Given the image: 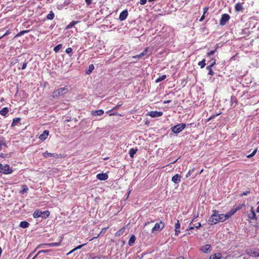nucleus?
I'll return each mask as SVG.
<instances>
[{
  "instance_id": "obj_1",
  "label": "nucleus",
  "mask_w": 259,
  "mask_h": 259,
  "mask_svg": "<svg viewBox=\"0 0 259 259\" xmlns=\"http://www.w3.org/2000/svg\"><path fill=\"white\" fill-rule=\"evenodd\" d=\"M227 220V214H219L216 210L214 211L213 213L211 215L208 221L210 225L215 224L218 222H224Z\"/></svg>"
},
{
  "instance_id": "obj_2",
  "label": "nucleus",
  "mask_w": 259,
  "mask_h": 259,
  "mask_svg": "<svg viewBox=\"0 0 259 259\" xmlns=\"http://www.w3.org/2000/svg\"><path fill=\"white\" fill-rule=\"evenodd\" d=\"M50 212L49 210H45L41 211L40 210H35L33 213V217L34 218H41L42 219H46L50 215Z\"/></svg>"
},
{
  "instance_id": "obj_3",
  "label": "nucleus",
  "mask_w": 259,
  "mask_h": 259,
  "mask_svg": "<svg viewBox=\"0 0 259 259\" xmlns=\"http://www.w3.org/2000/svg\"><path fill=\"white\" fill-rule=\"evenodd\" d=\"M186 126L185 123H179L170 128V130L175 134H178L181 132Z\"/></svg>"
},
{
  "instance_id": "obj_4",
  "label": "nucleus",
  "mask_w": 259,
  "mask_h": 259,
  "mask_svg": "<svg viewBox=\"0 0 259 259\" xmlns=\"http://www.w3.org/2000/svg\"><path fill=\"white\" fill-rule=\"evenodd\" d=\"M12 169L10 168L8 164L3 165L2 164L0 163V172L7 175L10 174L12 173Z\"/></svg>"
},
{
  "instance_id": "obj_5",
  "label": "nucleus",
  "mask_w": 259,
  "mask_h": 259,
  "mask_svg": "<svg viewBox=\"0 0 259 259\" xmlns=\"http://www.w3.org/2000/svg\"><path fill=\"white\" fill-rule=\"evenodd\" d=\"M252 220H254L255 221L257 220V217L252 206L251 207L250 212L248 213V219L247 221L248 223H251Z\"/></svg>"
},
{
  "instance_id": "obj_6",
  "label": "nucleus",
  "mask_w": 259,
  "mask_h": 259,
  "mask_svg": "<svg viewBox=\"0 0 259 259\" xmlns=\"http://www.w3.org/2000/svg\"><path fill=\"white\" fill-rule=\"evenodd\" d=\"M164 227V223L163 222L160 221L157 222L155 224L154 227L152 229V232L154 233L156 231L159 232L161 231Z\"/></svg>"
},
{
  "instance_id": "obj_7",
  "label": "nucleus",
  "mask_w": 259,
  "mask_h": 259,
  "mask_svg": "<svg viewBox=\"0 0 259 259\" xmlns=\"http://www.w3.org/2000/svg\"><path fill=\"white\" fill-rule=\"evenodd\" d=\"M68 92V89L64 87L55 91L53 93L54 96H59L66 94Z\"/></svg>"
},
{
  "instance_id": "obj_8",
  "label": "nucleus",
  "mask_w": 259,
  "mask_h": 259,
  "mask_svg": "<svg viewBox=\"0 0 259 259\" xmlns=\"http://www.w3.org/2000/svg\"><path fill=\"white\" fill-rule=\"evenodd\" d=\"M61 241H60L59 242L40 244L37 246V248H45L46 247H57V246H59L61 244Z\"/></svg>"
},
{
  "instance_id": "obj_9",
  "label": "nucleus",
  "mask_w": 259,
  "mask_h": 259,
  "mask_svg": "<svg viewBox=\"0 0 259 259\" xmlns=\"http://www.w3.org/2000/svg\"><path fill=\"white\" fill-rule=\"evenodd\" d=\"M244 206V204H239L238 206H234L231 211L228 213V219L229 217H231L232 215H233L235 212H236L238 210H240L242 208L243 206Z\"/></svg>"
},
{
  "instance_id": "obj_10",
  "label": "nucleus",
  "mask_w": 259,
  "mask_h": 259,
  "mask_svg": "<svg viewBox=\"0 0 259 259\" xmlns=\"http://www.w3.org/2000/svg\"><path fill=\"white\" fill-rule=\"evenodd\" d=\"M163 114V112L161 111H151L150 112H148L147 115H149L152 117H158L162 116Z\"/></svg>"
},
{
  "instance_id": "obj_11",
  "label": "nucleus",
  "mask_w": 259,
  "mask_h": 259,
  "mask_svg": "<svg viewBox=\"0 0 259 259\" xmlns=\"http://www.w3.org/2000/svg\"><path fill=\"white\" fill-rule=\"evenodd\" d=\"M7 147L8 145L5 138L3 136H0V151H1L3 148Z\"/></svg>"
},
{
  "instance_id": "obj_12",
  "label": "nucleus",
  "mask_w": 259,
  "mask_h": 259,
  "mask_svg": "<svg viewBox=\"0 0 259 259\" xmlns=\"http://www.w3.org/2000/svg\"><path fill=\"white\" fill-rule=\"evenodd\" d=\"M42 155L45 158L55 157L56 158H57L59 157V155L58 154L50 153L48 152V151L43 153Z\"/></svg>"
},
{
  "instance_id": "obj_13",
  "label": "nucleus",
  "mask_w": 259,
  "mask_h": 259,
  "mask_svg": "<svg viewBox=\"0 0 259 259\" xmlns=\"http://www.w3.org/2000/svg\"><path fill=\"white\" fill-rule=\"evenodd\" d=\"M211 246L209 244H205L202 246L200 250L204 253H208L211 251Z\"/></svg>"
},
{
  "instance_id": "obj_14",
  "label": "nucleus",
  "mask_w": 259,
  "mask_h": 259,
  "mask_svg": "<svg viewBox=\"0 0 259 259\" xmlns=\"http://www.w3.org/2000/svg\"><path fill=\"white\" fill-rule=\"evenodd\" d=\"M96 178L101 181H104L108 178V176L106 173H100L97 175Z\"/></svg>"
},
{
  "instance_id": "obj_15",
  "label": "nucleus",
  "mask_w": 259,
  "mask_h": 259,
  "mask_svg": "<svg viewBox=\"0 0 259 259\" xmlns=\"http://www.w3.org/2000/svg\"><path fill=\"white\" fill-rule=\"evenodd\" d=\"M127 16H128L127 10H125L120 13V14L119 15V19L120 21H123L127 18Z\"/></svg>"
},
{
  "instance_id": "obj_16",
  "label": "nucleus",
  "mask_w": 259,
  "mask_h": 259,
  "mask_svg": "<svg viewBox=\"0 0 259 259\" xmlns=\"http://www.w3.org/2000/svg\"><path fill=\"white\" fill-rule=\"evenodd\" d=\"M49 134L48 130H45L43 133L39 136V139L41 141H45L47 139Z\"/></svg>"
},
{
  "instance_id": "obj_17",
  "label": "nucleus",
  "mask_w": 259,
  "mask_h": 259,
  "mask_svg": "<svg viewBox=\"0 0 259 259\" xmlns=\"http://www.w3.org/2000/svg\"><path fill=\"white\" fill-rule=\"evenodd\" d=\"M181 177L179 174H176L172 177L171 181L175 184H179L181 182Z\"/></svg>"
},
{
  "instance_id": "obj_18",
  "label": "nucleus",
  "mask_w": 259,
  "mask_h": 259,
  "mask_svg": "<svg viewBox=\"0 0 259 259\" xmlns=\"http://www.w3.org/2000/svg\"><path fill=\"white\" fill-rule=\"evenodd\" d=\"M104 111L102 109L95 110V111H91V114L92 116H101L104 114Z\"/></svg>"
},
{
  "instance_id": "obj_19",
  "label": "nucleus",
  "mask_w": 259,
  "mask_h": 259,
  "mask_svg": "<svg viewBox=\"0 0 259 259\" xmlns=\"http://www.w3.org/2000/svg\"><path fill=\"white\" fill-rule=\"evenodd\" d=\"M148 48L145 49L141 53H140L139 55H136L135 56H133L134 58L137 59V58H141L145 56H147L148 54Z\"/></svg>"
},
{
  "instance_id": "obj_20",
  "label": "nucleus",
  "mask_w": 259,
  "mask_h": 259,
  "mask_svg": "<svg viewBox=\"0 0 259 259\" xmlns=\"http://www.w3.org/2000/svg\"><path fill=\"white\" fill-rule=\"evenodd\" d=\"M28 63V61L25 59L23 62H19L18 67V68L21 69L22 70H24L26 68L27 64Z\"/></svg>"
},
{
  "instance_id": "obj_21",
  "label": "nucleus",
  "mask_w": 259,
  "mask_h": 259,
  "mask_svg": "<svg viewBox=\"0 0 259 259\" xmlns=\"http://www.w3.org/2000/svg\"><path fill=\"white\" fill-rule=\"evenodd\" d=\"M175 227V235L176 236H178L179 234V233H180V228L181 227V224H180L179 220H177V223H176Z\"/></svg>"
},
{
  "instance_id": "obj_22",
  "label": "nucleus",
  "mask_w": 259,
  "mask_h": 259,
  "mask_svg": "<svg viewBox=\"0 0 259 259\" xmlns=\"http://www.w3.org/2000/svg\"><path fill=\"white\" fill-rule=\"evenodd\" d=\"M227 22V14H224L222 15V18L220 20V24L221 25H224Z\"/></svg>"
},
{
  "instance_id": "obj_23",
  "label": "nucleus",
  "mask_w": 259,
  "mask_h": 259,
  "mask_svg": "<svg viewBox=\"0 0 259 259\" xmlns=\"http://www.w3.org/2000/svg\"><path fill=\"white\" fill-rule=\"evenodd\" d=\"M136 241V237L134 235H132L128 242V244L130 246H132Z\"/></svg>"
},
{
  "instance_id": "obj_24",
  "label": "nucleus",
  "mask_w": 259,
  "mask_h": 259,
  "mask_svg": "<svg viewBox=\"0 0 259 259\" xmlns=\"http://www.w3.org/2000/svg\"><path fill=\"white\" fill-rule=\"evenodd\" d=\"M235 9L236 11L237 12H240L242 11L243 10V8L242 7V5L241 3H237L235 5Z\"/></svg>"
},
{
  "instance_id": "obj_25",
  "label": "nucleus",
  "mask_w": 259,
  "mask_h": 259,
  "mask_svg": "<svg viewBox=\"0 0 259 259\" xmlns=\"http://www.w3.org/2000/svg\"><path fill=\"white\" fill-rule=\"evenodd\" d=\"M29 226V224L28 222L26 221H22L20 223L19 226L22 228H28Z\"/></svg>"
},
{
  "instance_id": "obj_26",
  "label": "nucleus",
  "mask_w": 259,
  "mask_h": 259,
  "mask_svg": "<svg viewBox=\"0 0 259 259\" xmlns=\"http://www.w3.org/2000/svg\"><path fill=\"white\" fill-rule=\"evenodd\" d=\"M28 191V187L26 185H23L21 187V190L20 191L19 193L21 194H24V193H26Z\"/></svg>"
},
{
  "instance_id": "obj_27",
  "label": "nucleus",
  "mask_w": 259,
  "mask_h": 259,
  "mask_svg": "<svg viewBox=\"0 0 259 259\" xmlns=\"http://www.w3.org/2000/svg\"><path fill=\"white\" fill-rule=\"evenodd\" d=\"M94 69V65L93 64H91L89 65L88 68L86 69L85 73L87 74H89L93 71Z\"/></svg>"
},
{
  "instance_id": "obj_28",
  "label": "nucleus",
  "mask_w": 259,
  "mask_h": 259,
  "mask_svg": "<svg viewBox=\"0 0 259 259\" xmlns=\"http://www.w3.org/2000/svg\"><path fill=\"white\" fill-rule=\"evenodd\" d=\"M8 108L7 107H4L0 111V114L3 116H6L8 114Z\"/></svg>"
},
{
  "instance_id": "obj_29",
  "label": "nucleus",
  "mask_w": 259,
  "mask_h": 259,
  "mask_svg": "<svg viewBox=\"0 0 259 259\" xmlns=\"http://www.w3.org/2000/svg\"><path fill=\"white\" fill-rule=\"evenodd\" d=\"M21 121V118L19 117L14 118L13 119V122L12 123L11 126H14L18 123H19Z\"/></svg>"
},
{
  "instance_id": "obj_30",
  "label": "nucleus",
  "mask_w": 259,
  "mask_h": 259,
  "mask_svg": "<svg viewBox=\"0 0 259 259\" xmlns=\"http://www.w3.org/2000/svg\"><path fill=\"white\" fill-rule=\"evenodd\" d=\"M51 251V250L50 249H46V250H39L37 253L33 257L32 259H34L35 257H36V256L40 254V253H47V252H49Z\"/></svg>"
},
{
  "instance_id": "obj_31",
  "label": "nucleus",
  "mask_w": 259,
  "mask_h": 259,
  "mask_svg": "<svg viewBox=\"0 0 259 259\" xmlns=\"http://www.w3.org/2000/svg\"><path fill=\"white\" fill-rule=\"evenodd\" d=\"M55 14L52 11L50 12V13L47 16V18L48 20H52L54 19Z\"/></svg>"
},
{
  "instance_id": "obj_32",
  "label": "nucleus",
  "mask_w": 259,
  "mask_h": 259,
  "mask_svg": "<svg viewBox=\"0 0 259 259\" xmlns=\"http://www.w3.org/2000/svg\"><path fill=\"white\" fill-rule=\"evenodd\" d=\"M221 257V254L220 253L218 254H214L211 255L209 259H220Z\"/></svg>"
},
{
  "instance_id": "obj_33",
  "label": "nucleus",
  "mask_w": 259,
  "mask_h": 259,
  "mask_svg": "<svg viewBox=\"0 0 259 259\" xmlns=\"http://www.w3.org/2000/svg\"><path fill=\"white\" fill-rule=\"evenodd\" d=\"M62 48V44H59L57 45L56 47L54 48V51L57 53Z\"/></svg>"
},
{
  "instance_id": "obj_34",
  "label": "nucleus",
  "mask_w": 259,
  "mask_h": 259,
  "mask_svg": "<svg viewBox=\"0 0 259 259\" xmlns=\"http://www.w3.org/2000/svg\"><path fill=\"white\" fill-rule=\"evenodd\" d=\"M137 151V149H134V148H132L129 151V155L130 157H133L135 153H136V151Z\"/></svg>"
},
{
  "instance_id": "obj_35",
  "label": "nucleus",
  "mask_w": 259,
  "mask_h": 259,
  "mask_svg": "<svg viewBox=\"0 0 259 259\" xmlns=\"http://www.w3.org/2000/svg\"><path fill=\"white\" fill-rule=\"evenodd\" d=\"M235 61V63L234 64H236L237 65V63H238V60H236L235 59V56H233L231 59L229 60V65H230L232 63H233V61ZM234 64V63H233Z\"/></svg>"
},
{
  "instance_id": "obj_36",
  "label": "nucleus",
  "mask_w": 259,
  "mask_h": 259,
  "mask_svg": "<svg viewBox=\"0 0 259 259\" xmlns=\"http://www.w3.org/2000/svg\"><path fill=\"white\" fill-rule=\"evenodd\" d=\"M78 22V21H72L67 26V28L69 29L72 27L75 24H77Z\"/></svg>"
},
{
  "instance_id": "obj_37",
  "label": "nucleus",
  "mask_w": 259,
  "mask_h": 259,
  "mask_svg": "<svg viewBox=\"0 0 259 259\" xmlns=\"http://www.w3.org/2000/svg\"><path fill=\"white\" fill-rule=\"evenodd\" d=\"M66 53L69 55L70 57L72 56V49L71 48H68L66 49Z\"/></svg>"
},
{
  "instance_id": "obj_38",
  "label": "nucleus",
  "mask_w": 259,
  "mask_h": 259,
  "mask_svg": "<svg viewBox=\"0 0 259 259\" xmlns=\"http://www.w3.org/2000/svg\"><path fill=\"white\" fill-rule=\"evenodd\" d=\"M166 78V75H162L160 76L158 78H157L155 81H162Z\"/></svg>"
},
{
  "instance_id": "obj_39",
  "label": "nucleus",
  "mask_w": 259,
  "mask_h": 259,
  "mask_svg": "<svg viewBox=\"0 0 259 259\" xmlns=\"http://www.w3.org/2000/svg\"><path fill=\"white\" fill-rule=\"evenodd\" d=\"M198 65L200 66L201 68H203L205 65V60L204 59L202 60L201 61H200L198 63Z\"/></svg>"
},
{
  "instance_id": "obj_40",
  "label": "nucleus",
  "mask_w": 259,
  "mask_h": 259,
  "mask_svg": "<svg viewBox=\"0 0 259 259\" xmlns=\"http://www.w3.org/2000/svg\"><path fill=\"white\" fill-rule=\"evenodd\" d=\"M257 150V149H255V150H254L250 154L247 156V157L251 158V157H253L256 153Z\"/></svg>"
},
{
  "instance_id": "obj_41",
  "label": "nucleus",
  "mask_w": 259,
  "mask_h": 259,
  "mask_svg": "<svg viewBox=\"0 0 259 259\" xmlns=\"http://www.w3.org/2000/svg\"><path fill=\"white\" fill-rule=\"evenodd\" d=\"M194 171V168H193V169H191V170H189V171H188V172H187V174H186V177L187 178L189 177L191 175L192 172H193Z\"/></svg>"
},
{
  "instance_id": "obj_42",
  "label": "nucleus",
  "mask_w": 259,
  "mask_h": 259,
  "mask_svg": "<svg viewBox=\"0 0 259 259\" xmlns=\"http://www.w3.org/2000/svg\"><path fill=\"white\" fill-rule=\"evenodd\" d=\"M29 31V30H23L19 32V33L18 34L19 36H21L23 35L24 33H27Z\"/></svg>"
},
{
  "instance_id": "obj_43",
  "label": "nucleus",
  "mask_w": 259,
  "mask_h": 259,
  "mask_svg": "<svg viewBox=\"0 0 259 259\" xmlns=\"http://www.w3.org/2000/svg\"><path fill=\"white\" fill-rule=\"evenodd\" d=\"M193 225H194L195 228H196L197 229L201 227V225L200 223H196L195 224H193Z\"/></svg>"
},
{
  "instance_id": "obj_44",
  "label": "nucleus",
  "mask_w": 259,
  "mask_h": 259,
  "mask_svg": "<svg viewBox=\"0 0 259 259\" xmlns=\"http://www.w3.org/2000/svg\"><path fill=\"white\" fill-rule=\"evenodd\" d=\"M86 244V243H84L83 244L80 245L74 248V249L76 250L77 249H80L82 246H84Z\"/></svg>"
},
{
  "instance_id": "obj_45",
  "label": "nucleus",
  "mask_w": 259,
  "mask_h": 259,
  "mask_svg": "<svg viewBox=\"0 0 259 259\" xmlns=\"http://www.w3.org/2000/svg\"><path fill=\"white\" fill-rule=\"evenodd\" d=\"M209 62V65H211V66H213L215 64V60L214 59H212L211 61H210Z\"/></svg>"
},
{
  "instance_id": "obj_46",
  "label": "nucleus",
  "mask_w": 259,
  "mask_h": 259,
  "mask_svg": "<svg viewBox=\"0 0 259 259\" xmlns=\"http://www.w3.org/2000/svg\"><path fill=\"white\" fill-rule=\"evenodd\" d=\"M123 230V228H122V229H120L119 231H118L116 232V235H120L122 233Z\"/></svg>"
},
{
  "instance_id": "obj_47",
  "label": "nucleus",
  "mask_w": 259,
  "mask_h": 259,
  "mask_svg": "<svg viewBox=\"0 0 259 259\" xmlns=\"http://www.w3.org/2000/svg\"><path fill=\"white\" fill-rule=\"evenodd\" d=\"M249 193H250V191H246L245 192H244L243 193L241 194L240 196H242L243 195H247Z\"/></svg>"
},
{
  "instance_id": "obj_48",
  "label": "nucleus",
  "mask_w": 259,
  "mask_h": 259,
  "mask_svg": "<svg viewBox=\"0 0 259 259\" xmlns=\"http://www.w3.org/2000/svg\"><path fill=\"white\" fill-rule=\"evenodd\" d=\"M194 228H195V227H194L193 224L192 223V224L191 225H190V224L189 225V227L188 230H191L194 229ZM186 230L187 231L188 229H187Z\"/></svg>"
},
{
  "instance_id": "obj_49",
  "label": "nucleus",
  "mask_w": 259,
  "mask_h": 259,
  "mask_svg": "<svg viewBox=\"0 0 259 259\" xmlns=\"http://www.w3.org/2000/svg\"><path fill=\"white\" fill-rule=\"evenodd\" d=\"M214 52H215V51H214V50L211 51L210 52H208V53H207V56H211V55H213V54H214Z\"/></svg>"
},
{
  "instance_id": "obj_50",
  "label": "nucleus",
  "mask_w": 259,
  "mask_h": 259,
  "mask_svg": "<svg viewBox=\"0 0 259 259\" xmlns=\"http://www.w3.org/2000/svg\"><path fill=\"white\" fill-rule=\"evenodd\" d=\"M121 105V104H119V105H116V106H115L113 108H112V109L111 110V111L112 112H113L114 111V110L118 108Z\"/></svg>"
},
{
  "instance_id": "obj_51",
  "label": "nucleus",
  "mask_w": 259,
  "mask_h": 259,
  "mask_svg": "<svg viewBox=\"0 0 259 259\" xmlns=\"http://www.w3.org/2000/svg\"><path fill=\"white\" fill-rule=\"evenodd\" d=\"M85 2L88 6H89L92 4V0H85Z\"/></svg>"
},
{
  "instance_id": "obj_52",
  "label": "nucleus",
  "mask_w": 259,
  "mask_h": 259,
  "mask_svg": "<svg viewBox=\"0 0 259 259\" xmlns=\"http://www.w3.org/2000/svg\"><path fill=\"white\" fill-rule=\"evenodd\" d=\"M147 2V0H140V4L142 5H145Z\"/></svg>"
},
{
  "instance_id": "obj_53",
  "label": "nucleus",
  "mask_w": 259,
  "mask_h": 259,
  "mask_svg": "<svg viewBox=\"0 0 259 259\" xmlns=\"http://www.w3.org/2000/svg\"><path fill=\"white\" fill-rule=\"evenodd\" d=\"M198 215H195L194 216L193 219H192V221L190 222V225H191L192 224V223L194 222V221H195V219H196L197 217H198Z\"/></svg>"
},
{
  "instance_id": "obj_54",
  "label": "nucleus",
  "mask_w": 259,
  "mask_h": 259,
  "mask_svg": "<svg viewBox=\"0 0 259 259\" xmlns=\"http://www.w3.org/2000/svg\"><path fill=\"white\" fill-rule=\"evenodd\" d=\"M208 10V8L207 7H205L204 9H203V14L205 15V14L207 12Z\"/></svg>"
},
{
  "instance_id": "obj_55",
  "label": "nucleus",
  "mask_w": 259,
  "mask_h": 259,
  "mask_svg": "<svg viewBox=\"0 0 259 259\" xmlns=\"http://www.w3.org/2000/svg\"><path fill=\"white\" fill-rule=\"evenodd\" d=\"M205 18L204 14H203V15L201 16L200 19H199V21L201 22Z\"/></svg>"
},
{
  "instance_id": "obj_56",
  "label": "nucleus",
  "mask_w": 259,
  "mask_h": 259,
  "mask_svg": "<svg viewBox=\"0 0 259 259\" xmlns=\"http://www.w3.org/2000/svg\"><path fill=\"white\" fill-rule=\"evenodd\" d=\"M212 67V66H211V65H209L208 66H207L206 69L209 71L210 69H211Z\"/></svg>"
},
{
  "instance_id": "obj_57",
  "label": "nucleus",
  "mask_w": 259,
  "mask_h": 259,
  "mask_svg": "<svg viewBox=\"0 0 259 259\" xmlns=\"http://www.w3.org/2000/svg\"><path fill=\"white\" fill-rule=\"evenodd\" d=\"M75 250L74 249V248L73 249H72V250H71L70 252H69L68 253H67V255H69L70 254H71V253H72L73 251H74Z\"/></svg>"
},
{
  "instance_id": "obj_58",
  "label": "nucleus",
  "mask_w": 259,
  "mask_h": 259,
  "mask_svg": "<svg viewBox=\"0 0 259 259\" xmlns=\"http://www.w3.org/2000/svg\"><path fill=\"white\" fill-rule=\"evenodd\" d=\"M212 73H213V71H212V69H210V70H209L208 74L212 75Z\"/></svg>"
},
{
  "instance_id": "obj_59",
  "label": "nucleus",
  "mask_w": 259,
  "mask_h": 259,
  "mask_svg": "<svg viewBox=\"0 0 259 259\" xmlns=\"http://www.w3.org/2000/svg\"><path fill=\"white\" fill-rule=\"evenodd\" d=\"M170 102H171V100H167V101H165L164 102V104H167V103H170Z\"/></svg>"
},
{
  "instance_id": "obj_60",
  "label": "nucleus",
  "mask_w": 259,
  "mask_h": 259,
  "mask_svg": "<svg viewBox=\"0 0 259 259\" xmlns=\"http://www.w3.org/2000/svg\"><path fill=\"white\" fill-rule=\"evenodd\" d=\"M214 116H212L211 117H210L209 118H208L207 119V121H209L212 117H213Z\"/></svg>"
},
{
  "instance_id": "obj_61",
  "label": "nucleus",
  "mask_w": 259,
  "mask_h": 259,
  "mask_svg": "<svg viewBox=\"0 0 259 259\" xmlns=\"http://www.w3.org/2000/svg\"><path fill=\"white\" fill-rule=\"evenodd\" d=\"M176 259H185V258L183 256H179Z\"/></svg>"
},
{
  "instance_id": "obj_62",
  "label": "nucleus",
  "mask_w": 259,
  "mask_h": 259,
  "mask_svg": "<svg viewBox=\"0 0 259 259\" xmlns=\"http://www.w3.org/2000/svg\"><path fill=\"white\" fill-rule=\"evenodd\" d=\"M4 154L0 153V157H4Z\"/></svg>"
},
{
  "instance_id": "obj_63",
  "label": "nucleus",
  "mask_w": 259,
  "mask_h": 259,
  "mask_svg": "<svg viewBox=\"0 0 259 259\" xmlns=\"http://www.w3.org/2000/svg\"><path fill=\"white\" fill-rule=\"evenodd\" d=\"M7 34V33H6L5 34H4L3 36H2L1 37H0V39H1L2 37H3L4 36H5V35H6Z\"/></svg>"
},
{
  "instance_id": "obj_64",
  "label": "nucleus",
  "mask_w": 259,
  "mask_h": 259,
  "mask_svg": "<svg viewBox=\"0 0 259 259\" xmlns=\"http://www.w3.org/2000/svg\"><path fill=\"white\" fill-rule=\"evenodd\" d=\"M92 259H99L98 257H92Z\"/></svg>"
}]
</instances>
